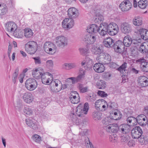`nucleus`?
Returning a JSON list of instances; mask_svg holds the SVG:
<instances>
[{"label": "nucleus", "mask_w": 148, "mask_h": 148, "mask_svg": "<svg viewBox=\"0 0 148 148\" xmlns=\"http://www.w3.org/2000/svg\"><path fill=\"white\" fill-rule=\"evenodd\" d=\"M41 80L42 83L45 84H50V88L53 92H59L62 88L61 82L58 79L52 80L53 78L49 76L45 72L41 76Z\"/></svg>", "instance_id": "f257e3e1"}, {"label": "nucleus", "mask_w": 148, "mask_h": 148, "mask_svg": "<svg viewBox=\"0 0 148 148\" xmlns=\"http://www.w3.org/2000/svg\"><path fill=\"white\" fill-rule=\"evenodd\" d=\"M101 29V34L103 36L108 33L111 36H114L117 34L119 30L118 25L114 23H110L108 25L105 23H103Z\"/></svg>", "instance_id": "f03ea898"}, {"label": "nucleus", "mask_w": 148, "mask_h": 148, "mask_svg": "<svg viewBox=\"0 0 148 148\" xmlns=\"http://www.w3.org/2000/svg\"><path fill=\"white\" fill-rule=\"evenodd\" d=\"M131 135L132 138L135 139L139 138L140 137L139 141L140 143L144 144L145 142V139L144 137L143 138L141 135L143 134L142 130L139 126L136 127L131 131Z\"/></svg>", "instance_id": "7ed1b4c3"}, {"label": "nucleus", "mask_w": 148, "mask_h": 148, "mask_svg": "<svg viewBox=\"0 0 148 148\" xmlns=\"http://www.w3.org/2000/svg\"><path fill=\"white\" fill-rule=\"evenodd\" d=\"M37 44L34 41H29L25 45V51L30 54H34L36 53L37 49Z\"/></svg>", "instance_id": "20e7f679"}, {"label": "nucleus", "mask_w": 148, "mask_h": 148, "mask_svg": "<svg viewBox=\"0 0 148 148\" xmlns=\"http://www.w3.org/2000/svg\"><path fill=\"white\" fill-rule=\"evenodd\" d=\"M96 60L98 62H100L103 65L107 64L110 63L111 59L110 55L107 53H103L99 56H97Z\"/></svg>", "instance_id": "39448f33"}, {"label": "nucleus", "mask_w": 148, "mask_h": 148, "mask_svg": "<svg viewBox=\"0 0 148 148\" xmlns=\"http://www.w3.org/2000/svg\"><path fill=\"white\" fill-rule=\"evenodd\" d=\"M81 105H79L76 108V114L79 117H82L84 114H86L89 109L88 103H85L84 107H81Z\"/></svg>", "instance_id": "423d86ee"}, {"label": "nucleus", "mask_w": 148, "mask_h": 148, "mask_svg": "<svg viewBox=\"0 0 148 148\" xmlns=\"http://www.w3.org/2000/svg\"><path fill=\"white\" fill-rule=\"evenodd\" d=\"M37 85L36 80L32 78L27 79L25 83V87L30 91L34 90L37 88Z\"/></svg>", "instance_id": "0eeeda50"}, {"label": "nucleus", "mask_w": 148, "mask_h": 148, "mask_svg": "<svg viewBox=\"0 0 148 148\" xmlns=\"http://www.w3.org/2000/svg\"><path fill=\"white\" fill-rule=\"evenodd\" d=\"M56 46L50 42H46L44 45L45 51L50 55H53L56 52Z\"/></svg>", "instance_id": "6e6552de"}, {"label": "nucleus", "mask_w": 148, "mask_h": 148, "mask_svg": "<svg viewBox=\"0 0 148 148\" xmlns=\"http://www.w3.org/2000/svg\"><path fill=\"white\" fill-rule=\"evenodd\" d=\"M106 105H107V103L105 100L103 99H99L95 101V107L98 110L103 111L106 109Z\"/></svg>", "instance_id": "1a4fd4ad"}, {"label": "nucleus", "mask_w": 148, "mask_h": 148, "mask_svg": "<svg viewBox=\"0 0 148 148\" xmlns=\"http://www.w3.org/2000/svg\"><path fill=\"white\" fill-rule=\"evenodd\" d=\"M56 44L58 47L63 48L68 44L67 39L64 36H58L56 38Z\"/></svg>", "instance_id": "9d476101"}, {"label": "nucleus", "mask_w": 148, "mask_h": 148, "mask_svg": "<svg viewBox=\"0 0 148 148\" xmlns=\"http://www.w3.org/2000/svg\"><path fill=\"white\" fill-rule=\"evenodd\" d=\"M113 48L115 51L122 53L125 50V46L122 41L118 40L113 44Z\"/></svg>", "instance_id": "9b49d317"}, {"label": "nucleus", "mask_w": 148, "mask_h": 148, "mask_svg": "<svg viewBox=\"0 0 148 148\" xmlns=\"http://www.w3.org/2000/svg\"><path fill=\"white\" fill-rule=\"evenodd\" d=\"M97 36L95 34L88 33L84 37V40L88 44H92L96 41Z\"/></svg>", "instance_id": "f8f14e48"}, {"label": "nucleus", "mask_w": 148, "mask_h": 148, "mask_svg": "<svg viewBox=\"0 0 148 148\" xmlns=\"http://www.w3.org/2000/svg\"><path fill=\"white\" fill-rule=\"evenodd\" d=\"M137 63L140 64L141 70L144 72H148V62L143 58H140L136 61Z\"/></svg>", "instance_id": "ddd939ff"}, {"label": "nucleus", "mask_w": 148, "mask_h": 148, "mask_svg": "<svg viewBox=\"0 0 148 148\" xmlns=\"http://www.w3.org/2000/svg\"><path fill=\"white\" fill-rule=\"evenodd\" d=\"M74 23V21L72 18H66L62 21V25L64 28L69 29L73 27Z\"/></svg>", "instance_id": "4468645a"}, {"label": "nucleus", "mask_w": 148, "mask_h": 148, "mask_svg": "<svg viewBox=\"0 0 148 148\" xmlns=\"http://www.w3.org/2000/svg\"><path fill=\"white\" fill-rule=\"evenodd\" d=\"M5 29L10 32L16 31L17 28V25L14 22L9 21L7 22L5 25Z\"/></svg>", "instance_id": "2eb2a0df"}, {"label": "nucleus", "mask_w": 148, "mask_h": 148, "mask_svg": "<svg viewBox=\"0 0 148 148\" xmlns=\"http://www.w3.org/2000/svg\"><path fill=\"white\" fill-rule=\"evenodd\" d=\"M90 49L93 54L98 55L102 53L103 51L102 46L97 45H91Z\"/></svg>", "instance_id": "dca6fc26"}, {"label": "nucleus", "mask_w": 148, "mask_h": 148, "mask_svg": "<svg viewBox=\"0 0 148 148\" xmlns=\"http://www.w3.org/2000/svg\"><path fill=\"white\" fill-rule=\"evenodd\" d=\"M69 99L71 103L73 104L77 103L80 101L79 95L76 91H73L72 92Z\"/></svg>", "instance_id": "f3484780"}, {"label": "nucleus", "mask_w": 148, "mask_h": 148, "mask_svg": "<svg viewBox=\"0 0 148 148\" xmlns=\"http://www.w3.org/2000/svg\"><path fill=\"white\" fill-rule=\"evenodd\" d=\"M137 82L139 85L142 87L148 86V78L144 76L139 77Z\"/></svg>", "instance_id": "a211bd4d"}, {"label": "nucleus", "mask_w": 148, "mask_h": 148, "mask_svg": "<svg viewBox=\"0 0 148 148\" xmlns=\"http://www.w3.org/2000/svg\"><path fill=\"white\" fill-rule=\"evenodd\" d=\"M131 25L127 23H124L121 24V30L122 33L127 34L131 31Z\"/></svg>", "instance_id": "6ab92c4d"}, {"label": "nucleus", "mask_w": 148, "mask_h": 148, "mask_svg": "<svg viewBox=\"0 0 148 148\" xmlns=\"http://www.w3.org/2000/svg\"><path fill=\"white\" fill-rule=\"evenodd\" d=\"M25 121L26 124L29 126L34 130L38 129L37 123L36 120L32 119L29 118L26 119Z\"/></svg>", "instance_id": "aec40b11"}, {"label": "nucleus", "mask_w": 148, "mask_h": 148, "mask_svg": "<svg viewBox=\"0 0 148 148\" xmlns=\"http://www.w3.org/2000/svg\"><path fill=\"white\" fill-rule=\"evenodd\" d=\"M138 123L142 126L146 125L147 122L146 116L143 114L138 115L137 117Z\"/></svg>", "instance_id": "412c9836"}, {"label": "nucleus", "mask_w": 148, "mask_h": 148, "mask_svg": "<svg viewBox=\"0 0 148 148\" xmlns=\"http://www.w3.org/2000/svg\"><path fill=\"white\" fill-rule=\"evenodd\" d=\"M130 125L127 124H123L118 127V130L123 134H127L130 131Z\"/></svg>", "instance_id": "4be33fe9"}, {"label": "nucleus", "mask_w": 148, "mask_h": 148, "mask_svg": "<svg viewBox=\"0 0 148 148\" xmlns=\"http://www.w3.org/2000/svg\"><path fill=\"white\" fill-rule=\"evenodd\" d=\"M106 131L110 133H116L118 130V125L116 124H110L106 127Z\"/></svg>", "instance_id": "5701e85b"}, {"label": "nucleus", "mask_w": 148, "mask_h": 148, "mask_svg": "<svg viewBox=\"0 0 148 148\" xmlns=\"http://www.w3.org/2000/svg\"><path fill=\"white\" fill-rule=\"evenodd\" d=\"M23 98L24 101L27 103H30L33 101L32 94L30 92H27L23 94Z\"/></svg>", "instance_id": "b1692460"}, {"label": "nucleus", "mask_w": 148, "mask_h": 148, "mask_svg": "<svg viewBox=\"0 0 148 148\" xmlns=\"http://www.w3.org/2000/svg\"><path fill=\"white\" fill-rule=\"evenodd\" d=\"M98 63L95 64L94 66V70L97 73H101L104 71L105 67L100 62Z\"/></svg>", "instance_id": "393cba45"}, {"label": "nucleus", "mask_w": 148, "mask_h": 148, "mask_svg": "<svg viewBox=\"0 0 148 148\" xmlns=\"http://www.w3.org/2000/svg\"><path fill=\"white\" fill-rule=\"evenodd\" d=\"M44 72L42 69H36L32 71V73L34 77L36 79L40 78Z\"/></svg>", "instance_id": "a878e982"}, {"label": "nucleus", "mask_w": 148, "mask_h": 148, "mask_svg": "<svg viewBox=\"0 0 148 148\" xmlns=\"http://www.w3.org/2000/svg\"><path fill=\"white\" fill-rule=\"evenodd\" d=\"M103 43L105 47L108 48L113 47L114 40L110 37H108L104 39Z\"/></svg>", "instance_id": "bb28decb"}, {"label": "nucleus", "mask_w": 148, "mask_h": 148, "mask_svg": "<svg viewBox=\"0 0 148 148\" xmlns=\"http://www.w3.org/2000/svg\"><path fill=\"white\" fill-rule=\"evenodd\" d=\"M93 63L92 60L88 58V57L86 58V61H84L82 62V65L84 66L86 68L90 69L92 66Z\"/></svg>", "instance_id": "cd10ccee"}, {"label": "nucleus", "mask_w": 148, "mask_h": 148, "mask_svg": "<svg viewBox=\"0 0 148 148\" xmlns=\"http://www.w3.org/2000/svg\"><path fill=\"white\" fill-rule=\"evenodd\" d=\"M68 14L69 17L72 18L77 17L79 13L78 10H68Z\"/></svg>", "instance_id": "c85d7f7f"}, {"label": "nucleus", "mask_w": 148, "mask_h": 148, "mask_svg": "<svg viewBox=\"0 0 148 148\" xmlns=\"http://www.w3.org/2000/svg\"><path fill=\"white\" fill-rule=\"evenodd\" d=\"M123 43L125 47H129L132 43V40L129 36H126L124 38Z\"/></svg>", "instance_id": "c756f323"}, {"label": "nucleus", "mask_w": 148, "mask_h": 148, "mask_svg": "<svg viewBox=\"0 0 148 148\" xmlns=\"http://www.w3.org/2000/svg\"><path fill=\"white\" fill-rule=\"evenodd\" d=\"M141 38L143 40L148 39V31L147 29H142L139 31Z\"/></svg>", "instance_id": "7c9ffc66"}, {"label": "nucleus", "mask_w": 148, "mask_h": 148, "mask_svg": "<svg viewBox=\"0 0 148 148\" xmlns=\"http://www.w3.org/2000/svg\"><path fill=\"white\" fill-rule=\"evenodd\" d=\"M127 123L131 124V125L134 126L138 123L137 118H135L132 116L128 117L127 119Z\"/></svg>", "instance_id": "2f4dec72"}, {"label": "nucleus", "mask_w": 148, "mask_h": 148, "mask_svg": "<svg viewBox=\"0 0 148 148\" xmlns=\"http://www.w3.org/2000/svg\"><path fill=\"white\" fill-rule=\"evenodd\" d=\"M133 24L136 26H139L143 24V21L141 18L136 17L133 20Z\"/></svg>", "instance_id": "473e14b6"}, {"label": "nucleus", "mask_w": 148, "mask_h": 148, "mask_svg": "<svg viewBox=\"0 0 148 148\" xmlns=\"http://www.w3.org/2000/svg\"><path fill=\"white\" fill-rule=\"evenodd\" d=\"M92 116L93 119L95 120H99L101 118L102 114L99 112L95 111L92 113Z\"/></svg>", "instance_id": "72a5a7b5"}, {"label": "nucleus", "mask_w": 148, "mask_h": 148, "mask_svg": "<svg viewBox=\"0 0 148 148\" xmlns=\"http://www.w3.org/2000/svg\"><path fill=\"white\" fill-rule=\"evenodd\" d=\"M96 85L97 88L99 89H103L106 86V82L103 80L98 81L96 83Z\"/></svg>", "instance_id": "f704fd0d"}, {"label": "nucleus", "mask_w": 148, "mask_h": 148, "mask_svg": "<svg viewBox=\"0 0 148 148\" xmlns=\"http://www.w3.org/2000/svg\"><path fill=\"white\" fill-rule=\"evenodd\" d=\"M24 30L25 36L26 38H29L32 36L33 33L32 29L29 28H25Z\"/></svg>", "instance_id": "c9c22d12"}, {"label": "nucleus", "mask_w": 148, "mask_h": 148, "mask_svg": "<svg viewBox=\"0 0 148 148\" xmlns=\"http://www.w3.org/2000/svg\"><path fill=\"white\" fill-rule=\"evenodd\" d=\"M63 66L65 69L70 70L76 67V65L74 63H66L64 64Z\"/></svg>", "instance_id": "e433bc0d"}, {"label": "nucleus", "mask_w": 148, "mask_h": 148, "mask_svg": "<svg viewBox=\"0 0 148 148\" xmlns=\"http://www.w3.org/2000/svg\"><path fill=\"white\" fill-rule=\"evenodd\" d=\"M138 50L141 53H148V49L146 47L143 43L139 46Z\"/></svg>", "instance_id": "4c0bfd02"}, {"label": "nucleus", "mask_w": 148, "mask_h": 148, "mask_svg": "<svg viewBox=\"0 0 148 148\" xmlns=\"http://www.w3.org/2000/svg\"><path fill=\"white\" fill-rule=\"evenodd\" d=\"M102 24H103V23H101L99 27H98L95 24H93L94 33H96L97 32H99V34L101 36H103V35L101 34V32H102V30L101 28V26H102Z\"/></svg>", "instance_id": "58836bf2"}, {"label": "nucleus", "mask_w": 148, "mask_h": 148, "mask_svg": "<svg viewBox=\"0 0 148 148\" xmlns=\"http://www.w3.org/2000/svg\"><path fill=\"white\" fill-rule=\"evenodd\" d=\"M24 113L28 115H32L33 114V111L31 108L29 106L25 107L23 109Z\"/></svg>", "instance_id": "ea45409f"}, {"label": "nucleus", "mask_w": 148, "mask_h": 148, "mask_svg": "<svg viewBox=\"0 0 148 148\" xmlns=\"http://www.w3.org/2000/svg\"><path fill=\"white\" fill-rule=\"evenodd\" d=\"M146 0H140L138 2V7L140 8H145L147 5Z\"/></svg>", "instance_id": "a19ab883"}, {"label": "nucleus", "mask_w": 148, "mask_h": 148, "mask_svg": "<svg viewBox=\"0 0 148 148\" xmlns=\"http://www.w3.org/2000/svg\"><path fill=\"white\" fill-rule=\"evenodd\" d=\"M81 75H79L77 77H71L68 78L67 79H71L73 84H75V83L80 81L82 78H83Z\"/></svg>", "instance_id": "79ce46f5"}, {"label": "nucleus", "mask_w": 148, "mask_h": 148, "mask_svg": "<svg viewBox=\"0 0 148 148\" xmlns=\"http://www.w3.org/2000/svg\"><path fill=\"white\" fill-rule=\"evenodd\" d=\"M127 63L124 62L119 68L117 69V70L121 73H123L125 71V69L127 68Z\"/></svg>", "instance_id": "37998d69"}, {"label": "nucleus", "mask_w": 148, "mask_h": 148, "mask_svg": "<svg viewBox=\"0 0 148 148\" xmlns=\"http://www.w3.org/2000/svg\"><path fill=\"white\" fill-rule=\"evenodd\" d=\"M32 139L35 142L40 143L42 141V138L37 134H34L32 137Z\"/></svg>", "instance_id": "c03bdc74"}, {"label": "nucleus", "mask_w": 148, "mask_h": 148, "mask_svg": "<svg viewBox=\"0 0 148 148\" xmlns=\"http://www.w3.org/2000/svg\"><path fill=\"white\" fill-rule=\"evenodd\" d=\"M19 71V69L18 68H16L12 75V81L14 84H15L16 82L17 77L18 75Z\"/></svg>", "instance_id": "a18cd8bd"}, {"label": "nucleus", "mask_w": 148, "mask_h": 148, "mask_svg": "<svg viewBox=\"0 0 148 148\" xmlns=\"http://www.w3.org/2000/svg\"><path fill=\"white\" fill-rule=\"evenodd\" d=\"M78 88L80 92L82 93L87 92L89 90L88 87H84L83 85L81 84H79Z\"/></svg>", "instance_id": "49530a36"}, {"label": "nucleus", "mask_w": 148, "mask_h": 148, "mask_svg": "<svg viewBox=\"0 0 148 148\" xmlns=\"http://www.w3.org/2000/svg\"><path fill=\"white\" fill-rule=\"evenodd\" d=\"M143 39L140 38L132 40V43L134 44L136 47L139 46L140 45V44L143 43Z\"/></svg>", "instance_id": "de8ad7c7"}, {"label": "nucleus", "mask_w": 148, "mask_h": 148, "mask_svg": "<svg viewBox=\"0 0 148 148\" xmlns=\"http://www.w3.org/2000/svg\"><path fill=\"white\" fill-rule=\"evenodd\" d=\"M95 15H96V17L95 20V21L96 23H100L103 19V16L99 13L95 14Z\"/></svg>", "instance_id": "09e8293b"}, {"label": "nucleus", "mask_w": 148, "mask_h": 148, "mask_svg": "<svg viewBox=\"0 0 148 148\" xmlns=\"http://www.w3.org/2000/svg\"><path fill=\"white\" fill-rule=\"evenodd\" d=\"M85 144L86 148H93V145L87 137L85 139Z\"/></svg>", "instance_id": "8fccbe9b"}, {"label": "nucleus", "mask_w": 148, "mask_h": 148, "mask_svg": "<svg viewBox=\"0 0 148 148\" xmlns=\"http://www.w3.org/2000/svg\"><path fill=\"white\" fill-rule=\"evenodd\" d=\"M70 119L73 123H77V118L75 114L73 113H71L70 114Z\"/></svg>", "instance_id": "3c124183"}, {"label": "nucleus", "mask_w": 148, "mask_h": 148, "mask_svg": "<svg viewBox=\"0 0 148 148\" xmlns=\"http://www.w3.org/2000/svg\"><path fill=\"white\" fill-rule=\"evenodd\" d=\"M117 106V105L116 103L112 102H109L108 103H107L106 105L107 108H108L110 109L115 108Z\"/></svg>", "instance_id": "603ef678"}, {"label": "nucleus", "mask_w": 148, "mask_h": 148, "mask_svg": "<svg viewBox=\"0 0 148 148\" xmlns=\"http://www.w3.org/2000/svg\"><path fill=\"white\" fill-rule=\"evenodd\" d=\"M118 112V111L117 110ZM112 114L113 115H111L110 116L111 118L112 119L114 120H118L120 119V118L119 117H116V116H117V114H119V112L117 113V112H115V111L114 112H113L112 113Z\"/></svg>", "instance_id": "864d4df0"}, {"label": "nucleus", "mask_w": 148, "mask_h": 148, "mask_svg": "<svg viewBox=\"0 0 148 148\" xmlns=\"http://www.w3.org/2000/svg\"><path fill=\"white\" fill-rule=\"evenodd\" d=\"M112 119L110 117H107L102 121V123L103 124L108 125V124L111 122Z\"/></svg>", "instance_id": "5fc2aeb1"}, {"label": "nucleus", "mask_w": 148, "mask_h": 148, "mask_svg": "<svg viewBox=\"0 0 148 148\" xmlns=\"http://www.w3.org/2000/svg\"><path fill=\"white\" fill-rule=\"evenodd\" d=\"M89 49L87 47L80 48L79 49V50L81 54L82 55H85Z\"/></svg>", "instance_id": "6e6d98bb"}, {"label": "nucleus", "mask_w": 148, "mask_h": 148, "mask_svg": "<svg viewBox=\"0 0 148 148\" xmlns=\"http://www.w3.org/2000/svg\"><path fill=\"white\" fill-rule=\"evenodd\" d=\"M117 139V137L116 135H111L109 138V140L112 143H115Z\"/></svg>", "instance_id": "4d7b16f0"}, {"label": "nucleus", "mask_w": 148, "mask_h": 148, "mask_svg": "<svg viewBox=\"0 0 148 148\" xmlns=\"http://www.w3.org/2000/svg\"><path fill=\"white\" fill-rule=\"evenodd\" d=\"M34 60V62L36 64H39L41 63L40 58L39 57H33L32 58Z\"/></svg>", "instance_id": "13d9d810"}, {"label": "nucleus", "mask_w": 148, "mask_h": 148, "mask_svg": "<svg viewBox=\"0 0 148 148\" xmlns=\"http://www.w3.org/2000/svg\"><path fill=\"white\" fill-rule=\"evenodd\" d=\"M12 49V45L11 44L9 43L8 45V57L10 59V53L11 52Z\"/></svg>", "instance_id": "bf43d9fd"}, {"label": "nucleus", "mask_w": 148, "mask_h": 148, "mask_svg": "<svg viewBox=\"0 0 148 148\" xmlns=\"http://www.w3.org/2000/svg\"><path fill=\"white\" fill-rule=\"evenodd\" d=\"M14 31V34L15 37L18 38H21L22 37V35L21 32H17L16 31Z\"/></svg>", "instance_id": "052dcab7"}, {"label": "nucleus", "mask_w": 148, "mask_h": 148, "mask_svg": "<svg viewBox=\"0 0 148 148\" xmlns=\"http://www.w3.org/2000/svg\"><path fill=\"white\" fill-rule=\"evenodd\" d=\"M130 137L127 134H126L122 137V141L124 142H127L130 139Z\"/></svg>", "instance_id": "680f3d73"}, {"label": "nucleus", "mask_w": 148, "mask_h": 148, "mask_svg": "<svg viewBox=\"0 0 148 148\" xmlns=\"http://www.w3.org/2000/svg\"><path fill=\"white\" fill-rule=\"evenodd\" d=\"M98 95L101 97H106L108 95L103 91L99 90L97 92Z\"/></svg>", "instance_id": "e2e57ef3"}, {"label": "nucleus", "mask_w": 148, "mask_h": 148, "mask_svg": "<svg viewBox=\"0 0 148 148\" xmlns=\"http://www.w3.org/2000/svg\"><path fill=\"white\" fill-rule=\"evenodd\" d=\"M87 32L89 33L92 34L94 33L93 24L90 25L87 29Z\"/></svg>", "instance_id": "0e129e2a"}, {"label": "nucleus", "mask_w": 148, "mask_h": 148, "mask_svg": "<svg viewBox=\"0 0 148 148\" xmlns=\"http://www.w3.org/2000/svg\"><path fill=\"white\" fill-rule=\"evenodd\" d=\"M53 62L52 60H48L46 62V65L48 67H52L53 66Z\"/></svg>", "instance_id": "69168bd1"}, {"label": "nucleus", "mask_w": 148, "mask_h": 148, "mask_svg": "<svg viewBox=\"0 0 148 148\" xmlns=\"http://www.w3.org/2000/svg\"><path fill=\"white\" fill-rule=\"evenodd\" d=\"M25 75V74L22 73L20 74L18 77L19 82L21 83H22L23 82V79Z\"/></svg>", "instance_id": "338daca9"}, {"label": "nucleus", "mask_w": 148, "mask_h": 148, "mask_svg": "<svg viewBox=\"0 0 148 148\" xmlns=\"http://www.w3.org/2000/svg\"><path fill=\"white\" fill-rule=\"evenodd\" d=\"M5 1L6 5L8 6L11 7L12 6L13 0H5Z\"/></svg>", "instance_id": "774afa93"}]
</instances>
